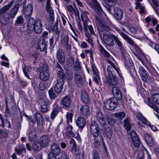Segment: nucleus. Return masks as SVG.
Returning a JSON list of instances; mask_svg holds the SVG:
<instances>
[{
	"label": "nucleus",
	"instance_id": "1",
	"mask_svg": "<svg viewBox=\"0 0 159 159\" xmlns=\"http://www.w3.org/2000/svg\"><path fill=\"white\" fill-rule=\"evenodd\" d=\"M12 0L7 5L0 9V24L2 25H5L9 22V18L8 16L7 11L12 5L14 2Z\"/></svg>",
	"mask_w": 159,
	"mask_h": 159
},
{
	"label": "nucleus",
	"instance_id": "2",
	"mask_svg": "<svg viewBox=\"0 0 159 159\" xmlns=\"http://www.w3.org/2000/svg\"><path fill=\"white\" fill-rule=\"evenodd\" d=\"M118 104L117 100L115 98L106 100L104 102V107L108 110L114 109L117 106Z\"/></svg>",
	"mask_w": 159,
	"mask_h": 159
},
{
	"label": "nucleus",
	"instance_id": "3",
	"mask_svg": "<svg viewBox=\"0 0 159 159\" xmlns=\"http://www.w3.org/2000/svg\"><path fill=\"white\" fill-rule=\"evenodd\" d=\"M49 76L50 73L48 67L47 65H44L40 70V78L43 80L47 81L48 80Z\"/></svg>",
	"mask_w": 159,
	"mask_h": 159
},
{
	"label": "nucleus",
	"instance_id": "4",
	"mask_svg": "<svg viewBox=\"0 0 159 159\" xmlns=\"http://www.w3.org/2000/svg\"><path fill=\"white\" fill-rule=\"evenodd\" d=\"M90 129L91 133L93 138L98 137L100 129L98 124L94 120L91 122Z\"/></svg>",
	"mask_w": 159,
	"mask_h": 159
},
{
	"label": "nucleus",
	"instance_id": "5",
	"mask_svg": "<svg viewBox=\"0 0 159 159\" xmlns=\"http://www.w3.org/2000/svg\"><path fill=\"white\" fill-rule=\"evenodd\" d=\"M46 11L48 14L50 21L53 22L54 21V12L51 5L50 0H47Z\"/></svg>",
	"mask_w": 159,
	"mask_h": 159
},
{
	"label": "nucleus",
	"instance_id": "6",
	"mask_svg": "<svg viewBox=\"0 0 159 159\" xmlns=\"http://www.w3.org/2000/svg\"><path fill=\"white\" fill-rule=\"evenodd\" d=\"M74 79L75 83L78 87H81L83 86L84 80L79 73L74 74Z\"/></svg>",
	"mask_w": 159,
	"mask_h": 159
},
{
	"label": "nucleus",
	"instance_id": "7",
	"mask_svg": "<svg viewBox=\"0 0 159 159\" xmlns=\"http://www.w3.org/2000/svg\"><path fill=\"white\" fill-rule=\"evenodd\" d=\"M33 11V5L31 4L23 7V13L26 18H29L31 16Z\"/></svg>",
	"mask_w": 159,
	"mask_h": 159
},
{
	"label": "nucleus",
	"instance_id": "8",
	"mask_svg": "<svg viewBox=\"0 0 159 159\" xmlns=\"http://www.w3.org/2000/svg\"><path fill=\"white\" fill-rule=\"evenodd\" d=\"M51 152L49 153L52 154V155L55 156H58L59 155L61 152V149L59 145L56 143H53L51 147Z\"/></svg>",
	"mask_w": 159,
	"mask_h": 159
},
{
	"label": "nucleus",
	"instance_id": "9",
	"mask_svg": "<svg viewBox=\"0 0 159 159\" xmlns=\"http://www.w3.org/2000/svg\"><path fill=\"white\" fill-rule=\"evenodd\" d=\"M40 105V110L42 113H46L48 111V106L50 104V102L48 100L41 99L39 101Z\"/></svg>",
	"mask_w": 159,
	"mask_h": 159
},
{
	"label": "nucleus",
	"instance_id": "10",
	"mask_svg": "<svg viewBox=\"0 0 159 159\" xmlns=\"http://www.w3.org/2000/svg\"><path fill=\"white\" fill-rule=\"evenodd\" d=\"M92 70L94 75L93 77V80L97 84H100L101 82V80L100 76L99 75V73L94 64L92 65Z\"/></svg>",
	"mask_w": 159,
	"mask_h": 159
},
{
	"label": "nucleus",
	"instance_id": "11",
	"mask_svg": "<svg viewBox=\"0 0 159 159\" xmlns=\"http://www.w3.org/2000/svg\"><path fill=\"white\" fill-rule=\"evenodd\" d=\"M113 36H114V35L113 34L109 35L105 34H103V38L104 42L108 46L110 47L114 45Z\"/></svg>",
	"mask_w": 159,
	"mask_h": 159
},
{
	"label": "nucleus",
	"instance_id": "12",
	"mask_svg": "<svg viewBox=\"0 0 159 159\" xmlns=\"http://www.w3.org/2000/svg\"><path fill=\"white\" fill-rule=\"evenodd\" d=\"M98 22L99 25L98 26V28L99 31L101 32H104L105 31H108L111 30L110 28L105 22L100 20L98 21Z\"/></svg>",
	"mask_w": 159,
	"mask_h": 159
},
{
	"label": "nucleus",
	"instance_id": "13",
	"mask_svg": "<svg viewBox=\"0 0 159 159\" xmlns=\"http://www.w3.org/2000/svg\"><path fill=\"white\" fill-rule=\"evenodd\" d=\"M80 113L82 116L87 117L90 113L89 107L86 105L82 106L80 108Z\"/></svg>",
	"mask_w": 159,
	"mask_h": 159
},
{
	"label": "nucleus",
	"instance_id": "14",
	"mask_svg": "<svg viewBox=\"0 0 159 159\" xmlns=\"http://www.w3.org/2000/svg\"><path fill=\"white\" fill-rule=\"evenodd\" d=\"M131 135L134 146L138 147L140 144V141L137 134L133 131L131 132Z\"/></svg>",
	"mask_w": 159,
	"mask_h": 159
},
{
	"label": "nucleus",
	"instance_id": "15",
	"mask_svg": "<svg viewBox=\"0 0 159 159\" xmlns=\"http://www.w3.org/2000/svg\"><path fill=\"white\" fill-rule=\"evenodd\" d=\"M112 92L113 95L117 100H120L122 98V94L120 89L117 87H112Z\"/></svg>",
	"mask_w": 159,
	"mask_h": 159
},
{
	"label": "nucleus",
	"instance_id": "16",
	"mask_svg": "<svg viewBox=\"0 0 159 159\" xmlns=\"http://www.w3.org/2000/svg\"><path fill=\"white\" fill-rule=\"evenodd\" d=\"M96 120L99 122L100 125L102 126L103 125L105 124L106 122L104 120L103 116L102 113L101 111H98L95 116Z\"/></svg>",
	"mask_w": 159,
	"mask_h": 159
},
{
	"label": "nucleus",
	"instance_id": "17",
	"mask_svg": "<svg viewBox=\"0 0 159 159\" xmlns=\"http://www.w3.org/2000/svg\"><path fill=\"white\" fill-rule=\"evenodd\" d=\"M49 140L50 137L49 136L44 135L41 137L39 142L44 148L48 145Z\"/></svg>",
	"mask_w": 159,
	"mask_h": 159
},
{
	"label": "nucleus",
	"instance_id": "18",
	"mask_svg": "<svg viewBox=\"0 0 159 159\" xmlns=\"http://www.w3.org/2000/svg\"><path fill=\"white\" fill-rule=\"evenodd\" d=\"M20 7L19 3H16L11 9L10 13H8V16L9 18H13L16 15Z\"/></svg>",
	"mask_w": 159,
	"mask_h": 159
},
{
	"label": "nucleus",
	"instance_id": "19",
	"mask_svg": "<svg viewBox=\"0 0 159 159\" xmlns=\"http://www.w3.org/2000/svg\"><path fill=\"white\" fill-rule=\"evenodd\" d=\"M34 31L37 34H40L42 30V24L41 20L38 19L35 21V24L34 25Z\"/></svg>",
	"mask_w": 159,
	"mask_h": 159
},
{
	"label": "nucleus",
	"instance_id": "20",
	"mask_svg": "<svg viewBox=\"0 0 159 159\" xmlns=\"http://www.w3.org/2000/svg\"><path fill=\"white\" fill-rule=\"evenodd\" d=\"M57 57L58 61L60 63H63L65 61V57L63 51L62 49L59 50L57 52Z\"/></svg>",
	"mask_w": 159,
	"mask_h": 159
},
{
	"label": "nucleus",
	"instance_id": "21",
	"mask_svg": "<svg viewBox=\"0 0 159 159\" xmlns=\"http://www.w3.org/2000/svg\"><path fill=\"white\" fill-rule=\"evenodd\" d=\"M64 83L63 80H61L57 81L54 87V90L57 93H60L62 91Z\"/></svg>",
	"mask_w": 159,
	"mask_h": 159
},
{
	"label": "nucleus",
	"instance_id": "22",
	"mask_svg": "<svg viewBox=\"0 0 159 159\" xmlns=\"http://www.w3.org/2000/svg\"><path fill=\"white\" fill-rule=\"evenodd\" d=\"M114 12V16L117 19L120 20L122 19L123 13L121 10L117 7H115Z\"/></svg>",
	"mask_w": 159,
	"mask_h": 159
},
{
	"label": "nucleus",
	"instance_id": "23",
	"mask_svg": "<svg viewBox=\"0 0 159 159\" xmlns=\"http://www.w3.org/2000/svg\"><path fill=\"white\" fill-rule=\"evenodd\" d=\"M143 137L148 146L152 147L153 145L154 144L153 139L149 134H145L143 135Z\"/></svg>",
	"mask_w": 159,
	"mask_h": 159
},
{
	"label": "nucleus",
	"instance_id": "24",
	"mask_svg": "<svg viewBox=\"0 0 159 159\" xmlns=\"http://www.w3.org/2000/svg\"><path fill=\"white\" fill-rule=\"evenodd\" d=\"M139 72L140 76L142 80L145 81L148 79V76L146 71L145 69L142 67H140L139 68Z\"/></svg>",
	"mask_w": 159,
	"mask_h": 159
},
{
	"label": "nucleus",
	"instance_id": "25",
	"mask_svg": "<svg viewBox=\"0 0 159 159\" xmlns=\"http://www.w3.org/2000/svg\"><path fill=\"white\" fill-rule=\"evenodd\" d=\"M106 78L110 84L114 85H116L117 84V77L113 74L108 75Z\"/></svg>",
	"mask_w": 159,
	"mask_h": 159
},
{
	"label": "nucleus",
	"instance_id": "26",
	"mask_svg": "<svg viewBox=\"0 0 159 159\" xmlns=\"http://www.w3.org/2000/svg\"><path fill=\"white\" fill-rule=\"evenodd\" d=\"M86 123L85 120L82 117H78L76 120V125L80 128H83L85 126Z\"/></svg>",
	"mask_w": 159,
	"mask_h": 159
},
{
	"label": "nucleus",
	"instance_id": "27",
	"mask_svg": "<svg viewBox=\"0 0 159 159\" xmlns=\"http://www.w3.org/2000/svg\"><path fill=\"white\" fill-rule=\"evenodd\" d=\"M104 2L105 3L103 4L104 6L110 14L112 13L111 7L113 6V2L111 0H106Z\"/></svg>",
	"mask_w": 159,
	"mask_h": 159
},
{
	"label": "nucleus",
	"instance_id": "28",
	"mask_svg": "<svg viewBox=\"0 0 159 159\" xmlns=\"http://www.w3.org/2000/svg\"><path fill=\"white\" fill-rule=\"evenodd\" d=\"M113 39L114 40L116 43L117 44L118 47L119 49L120 50L121 52H125V50L124 49L123 45L120 41L119 40L117 36H113Z\"/></svg>",
	"mask_w": 159,
	"mask_h": 159
},
{
	"label": "nucleus",
	"instance_id": "29",
	"mask_svg": "<svg viewBox=\"0 0 159 159\" xmlns=\"http://www.w3.org/2000/svg\"><path fill=\"white\" fill-rule=\"evenodd\" d=\"M120 34L122 37L130 44L134 47L135 48H138L137 45L134 43V41L130 38L128 37L123 32H121V33Z\"/></svg>",
	"mask_w": 159,
	"mask_h": 159
},
{
	"label": "nucleus",
	"instance_id": "30",
	"mask_svg": "<svg viewBox=\"0 0 159 159\" xmlns=\"http://www.w3.org/2000/svg\"><path fill=\"white\" fill-rule=\"evenodd\" d=\"M81 98L82 101L85 103H88L89 101V98L87 93L84 90L82 91Z\"/></svg>",
	"mask_w": 159,
	"mask_h": 159
},
{
	"label": "nucleus",
	"instance_id": "31",
	"mask_svg": "<svg viewBox=\"0 0 159 159\" xmlns=\"http://www.w3.org/2000/svg\"><path fill=\"white\" fill-rule=\"evenodd\" d=\"M92 3L91 5L92 7L95 10V11L98 12L102 11V9L97 0H91Z\"/></svg>",
	"mask_w": 159,
	"mask_h": 159
},
{
	"label": "nucleus",
	"instance_id": "32",
	"mask_svg": "<svg viewBox=\"0 0 159 159\" xmlns=\"http://www.w3.org/2000/svg\"><path fill=\"white\" fill-rule=\"evenodd\" d=\"M72 129L73 127L71 125H68L66 129V134L70 137H75V134L73 130Z\"/></svg>",
	"mask_w": 159,
	"mask_h": 159
},
{
	"label": "nucleus",
	"instance_id": "33",
	"mask_svg": "<svg viewBox=\"0 0 159 159\" xmlns=\"http://www.w3.org/2000/svg\"><path fill=\"white\" fill-rule=\"evenodd\" d=\"M71 100L70 97L66 95L63 97L61 100L62 104L66 107H69L71 104Z\"/></svg>",
	"mask_w": 159,
	"mask_h": 159
},
{
	"label": "nucleus",
	"instance_id": "34",
	"mask_svg": "<svg viewBox=\"0 0 159 159\" xmlns=\"http://www.w3.org/2000/svg\"><path fill=\"white\" fill-rule=\"evenodd\" d=\"M104 132L107 137L110 139L112 136L111 129L105 124L103 125Z\"/></svg>",
	"mask_w": 159,
	"mask_h": 159
},
{
	"label": "nucleus",
	"instance_id": "35",
	"mask_svg": "<svg viewBox=\"0 0 159 159\" xmlns=\"http://www.w3.org/2000/svg\"><path fill=\"white\" fill-rule=\"evenodd\" d=\"M135 116L137 119L139 120L144 125H146L147 123V119L142 115V113L139 112H137Z\"/></svg>",
	"mask_w": 159,
	"mask_h": 159
},
{
	"label": "nucleus",
	"instance_id": "36",
	"mask_svg": "<svg viewBox=\"0 0 159 159\" xmlns=\"http://www.w3.org/2000/svg\"><path fill=\"white\" fill-rule=\"evenodd\" d=\"M81 17L83 22L84 28V30L85 32H88V21H89V20L87 16L86 15H84V17H83V16L82 15H81Z\"/></svg>",
	"mask_w": 159,
	"mask_h": 159
},
{
	"label": "nucleus",
	"instance_id": "37",
	"mask_svg": "<svg viewBox=\"0 0 159 159\" xmlns=\"http://www.w3.org/2000/svg\"><path fill=\"white\" fill-rule=\"evenodd\" d=\"M60 109V107L58 106H56V107H54L53 108L50 116L52 120H53L54 119L58 114Z\"/></svg>",
	"mask_w": 159,
	"mask_h": 159
},
{
	"label": "nucleus",
	"instance_id": "38",
	"mask_svg": "<svg viewBox=\"0 0 159 159\" xmlns=\"http://www.w3.org/2000/svg\"><path fill=\"white\" fill-rule=\"evenodd\" d=\"M15 151L18 155H20L25 151V148L23 144H20L17 148H15Z\"/></svg>",
	"mask_w": 159,
	"mask_h": 159
},
{
	"label": "nucleus",
	"instance_id": "39",
	"mask_svg": "<svg viewBox=\"0 0 159 159\" xmlns=\"http://www.w3.org/2000/svg\"><path fill=\"white\" fill-rule=\"evenodd\" d=\"M35 116L37 120L38 124L42 125L43 123V118L42 114L39 112H36Z\"/></svg>",
	"mask_w": 159,
	"mask_h": 159
},
{
	"label": "nucleus",
	"instance_id": "40",
	"mask_svg": "<svg viewBox=\"0 0 159 159\" xmlns=\"http://www.w3.org/2000/svg\"><path fill=\"white\" fill-rule=\"evenodd\" d=\"M43 147L41 144L39 143V142H34L32 146V148L33 150L35 151H39Z\"/></svg>",
	"mask_w": 159,
	"mask_h": 159
},
{
	"label": "nucleus",
	"instance_id": "41",
	"mask_svg": "<svg viewBox=\"0 0 159 159\" xmlns=\"http://www.w3.org/2000/svg\"><path fill=\"white\" fill-rule=\"evenodd\" d=\"M99 47L100 51L104 56L107 58L110 57V54L105 50L101 45H99Z\"/></svg>",
	"mask_w": 159,
	"mask_h": 159
},
{
	"label": "nucleus",
	"instance_id": "42",
	"mask_svg": "<svg viewBox=\"0 0 159 159\" xmlns=\"http://www.w3.org/2000/svg\"><path fill=\"white\" fill-rule=\"evenodd\" d=\"M151 98L153 102L159 104V94L158 93H154L152 95Z\"/></svg>",
	"mask_w": 159,
	"mask_h": 159
},
{
	"label": "nucleus",
	"instance_id": "43",
	"mask_svg": "<svg viewBox=\"0 0 159 159\" xmlns=\"http://www.w3.org/2000/svg\"><path fill=\"white\" fill-rule=\"evenodd\" d=\"M39 45L40 50L41 51H45L46 48V44L44 41H40L39 42Z\"/></svg>",
	"mask_w": 159,
	"mask_h": 159
},
{
	"label": "nucleus",
	"instance_id": "44",
	"mask_svg": "<svg viewBox=\"0 0 159 159\" xmlns=\"http://www.w3.org/2000/svg\"><path fill=\"white\" fill-rule=\"evenodd\" d=\"M124 127L127 131H129L131 128V125L129 122V120L126 118L124 120Z\"/></svg>",
	"mask_w": 159,
	"mask_h": 159
},
{
	"label": "nucleus",
	"instance_id": "45",
	"mask_svg": "<svg viewBox=\"0 0 159 159\" xmlns=\"http://www.w3.org/2000/svg\"><path fill=\"white\" fill-rule=\"evenodd\" d=\"M70 143L72 145V147L71 148V151L73 152H74L75 154L76 155L77 154L76 153V145L75 140L73 139H71L70 141Z\"/></svg>",
	"mask_w": 159,
	"mask_h": 159
},
{
	"label": "nucleus",
	"instance_id": "46",
	"mask_svg": "<svg viewBox=\"0 0 159 159\" xmlns=\"http://www.w3.org/2000/svg\"><path fill=\"white\" fill-rule=\"evenodd\" d=\"M57 76L58 78L57 80L59 81L61 80H63V82L64 83V79L66 78V75L62 71L60 70L58 72Z\"/></svg>",
	"mask_w": 159,
	"mask_h": 159
},
{
	"label": "nucleus",
	"instance_id": "47",
	"mask_svg": "<svg viewBox=\"0 0 159 159\" xmlns=\"http://www.w3.org/2000/svg\"><path fill=\"white\" fill-rule=\"evenodd\" d=\"M148 105L150 107L153 109L154 111L157 112L158 111V108L157 107L156 105L154 103L150 101L151 100V99L150 98H148Z\"/></svg>",
	"mask_w": 159,
	"mask_h": 159
},
{
	"label": "nucleus",
	"instance_id": "48",
	"mask_svg": "<svg viewBox=\"0 0 159 159\" xmlns=\"http://www.w3.org/2000/svg\"><path fill=\"white\" fill-rule=\"evenodd\" d=\"M93 138L92 142L93 145L95 148H98L100 145V143L98 139V137Z\"/></svg>",
	"mask_w": 159,
	"mask_h": 159
},
{
	"label": "nucleus",
	"instance_id": "49",
	"mask_svg": "<svg viewBox=\"0 0 159 159\" xmlns=\"http://www.w3.org/2000/svg\"><path fill=\"white\" fill-rule=\"evenodd\" d=\"M92 159H101L98 152L96 150L93 149L91 152Z\"/></svg>",
	"mask_w": 159,
	"mask_h": 159
},
{
	"label": "nucleus",
	"instance_id": "50",
	"mask_svg": "<svg viewBox=\"0 0 159 159\" xmlns=\"http://www.w3.org/2000/svg\"><path fill=\"white\" fill-rule=\"evenodd\" d=\"M135 4L136 5L135 7V9H137L139 8L140 10L139 11L140 14L143 13L144 12V7L141 6V3L139 2H136Z\"/></svg>",
	"mask_w": 159,
	"mask_h": 159
},
{
	"label": "nucleus",
	"instance_id": "51",
	"mask_svg": "<svg viewBox=\"0 0 159 159\" xmlns=\"http://www.w3.org/2000/svg\"><path fill=\"white\" fill-rule=\"evenodd\" d=\"M36 133L34 130H31L29 134V139L31 141H33L36 137Z\"/></svg>",
	"mask_w": 159,
	"mask_h": 159
},
{
	"label": "nucleus",
	"instance_id": "52",
	"mask_svg": "<svg viewBox=\"0 0 159 159\" xmlns=\"http://www.w3.org/2000/svg\"><path fill=\"white\" fill-rule=\"evenodd\" d=\"M24 20L23 17L22 16H18L15 23L16 25H18L19 24H22L24 22Z\"/></svg>",
	"mask_w": 159,
	"mask_h": 159
},
{
	"label": "nucleus",
	"instance_id": "53",
	"mask_svg": "<svg viewBox=\"0 0 159 159\" xmlns=\"http://www.w3.org/2000/svg\"><path fill=\"white\" fill-rule=\"evenodd\" d=\"M114 116L118 118L119 120H122L125 116V114L124 112H121L115 114Z\"/></svg>",
	"mask_w": 159,
	"mask_h": 159
},
{
	"label": "nucleus",
	"instance_id": "54",
	"mask_svg": "<svg viewBox=\"0 0 159 159\" xmlns=\"http://www.w3.org/2000/svg\"><path fill=\"white\" fill-rule=\"evenodd\" d=\"M57 159H70L67 153L65 151H62L60 157Z\"/></svg>",
	"mask_w": 159,
	"mask_h": 159
},
{
	"label": "nucleus",
	"instance_id": "55",
	"mask_svg": "<svg viewBox=\"0 0 159 159\" xmlns=\"http://www.w3.org/2000/svg\"><path fill=\"white\" fill-rule=\"evenodd\" d=\"M48 93L51 99H54L57 98V95L54 93L53 89L52 88L50 89L49 90Z\"/></svg>",
	"mask_w": 159,
	"mask_h": 159
},
{
	"label": "nucleus",
	"instance_id": "56",
	"mask_svg": "<svg viewBox=\"0 0 159 159\" xmlns=\"http://www.w3.org/2000/svg\"><path fill=\"white\" fill-rule=\"evenodd\" d=\"M47 86V83L45 82L41 81L39 85V88L40 90H44Z\"/></svg>",
	"mask_w": 159,
	"mask_h": 159
},
{
	"label": "nucleus",
	"instance_id": "57",
	"mask_svg": "<svg viewBox=\"0 0 159 159\" xmlns=\"http://www.w3.org/2000/svg\"><path fill=\"white\" fill-rule=\"evenodd\" d=\"M73 117V114L72 113L68 112L66 114L67 122L68 124L71 122Z\"/></svg>",
	"mask_w": 159,
	"mask_h": 159
},
{
	"label": "nucleus",
	"instance_id": "58",
	"mask_svg": "<svg viewBox=\"0 0 159 159\" xmlns=\"http://www.w3.org/2000/svg\"><path fill=\"white\" fill-rule=\"evenodd\" d=\"M124 64L125 66L128 69L133 68L134 67L133 63L129 60L125 61Z\"/></svg>",
	"mask_w": 159,
	"mask_h": 159
},
{
	"label": "nucleus",
	"instance_id": "59",
	"mask_svg": "<svg viewBox=\"0 0 159 159\" xmlns=\"http://www.w3.org/2000/svg\"><path fill=\"white\" fill-rule=\"evenodd\" d=\"M34 25H30L29 24L27 25V30L28 33H31L34 30Z\"/></svg>",
	"mask_w": 159,
	"mask_h": 159
},
{
	"label": "nucleus",
	"instance_id": "60",
	"mask_svg": "<svg viewBox=\"0 0 159 159\" xmlns=\"http://www.w3.org/2000/svg\"><path fill=\"white\" fill-rule=\"evenodd\" d=\"M107 120L108 124L111 125H113L116 122L115 120L111 117H107Z\"/></svg>",
	"mask_w": 159,
	"mask_h": 159
},
{
	"label": "nucleus",
	"instance_id": "61",
	"mask_svg": "<svg viewBox=\"0 0 159 159\" xmlns=\"http://www.w3.org/2000/svg\"><path fill=\"white\" fill-rule=\"evenodd\" d=\"M74 69L76 71L80 70L81 67L78 61H76L73 65Z\"/></svg>",
	"mask_w": 159,
	"mask_h": 159
},
{
	"label": "nucleus",
	"instance_id": "62",
	"mask_svg": "<svg viewBox=\"0 0 159 159\" xmlns=\"http://www.w3.org/2000/svg\"><path fill=\"white\" fill-rule=\"evenodd\" d=\"M69 38L68 35H66L63 38L62 42L64 45L67 44L69 43Z\"/></svg>",
	"mask_w": 159,
	"mask_h": 159
},
{
	"label": "nucleus",
	"instance_id": "63",
	"mask_svg": "<svg viewBox=\"0 0 159 159\" xmlns=\"http://www.w3.org/2000/svg\"><path fill=\"white\" fill-rule=\"evenodd\" d=\"M152 2H153L154 4V8L156 10V12L157 13H158L157 10L159 9L158 7L159 4L158 2L156 0H153Z\"/></svg>",
	"mask_w": 159,
	"mask_h": 159
},
{
	"label": "nucleus",
	"instance_id": "64",
	"mask_svg": "<svg viewBox=\"0 0 159 159\" xmlns=\"http://www.w3.org/2000/svg\"><path fill=\"white\" fill-rule=\"evenodd\" d=\"M144 153L141 151L139 152L138 154L137 159H144Z\"/></svg>",
	"mask_w": 159,
	"mask_h": 159
}]
</instances>
